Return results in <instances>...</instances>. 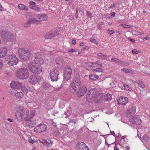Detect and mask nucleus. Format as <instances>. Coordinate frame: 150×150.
Returning a JSON list of instances; mask_svg holds the SVG:
<instances>
[{"instance_id": "1", "label": "nucleus", "mask_w": 150, "mask_h": 150, "mask_svg": "<svg viewBox=\"0 0 150 150\" xmlns=\"http://www.w3.org/2000/svg\"><path fill=\"white\" fill-rule=\"evenodd\" d=\"M35 114V111L31 110L29 112L26 108H21L17 110L15 113V116L18 120L21 119L25 121L29 120L32 118Z\"/></svg>"}, {"instance_id": "2", "label": "nucleus", "mask_w": 150, "mask_h": 150, "mask_svg": "<svg viewBox=\"0 0 150 150\" xmlns=\"http://www.w3.org/2000/svg\"><path fill=\"white\" fill-rule=\"evenodd\" d=\"M0 33L1 38L4 41H11L15 39V36L6 29L1 30Z\"/></svg>"}, {"instance_id": "3", "label": "nucleus", "mask_w": 150, "mask_h": 150, "mask_svg": "<svg viewBox=\"0 0 150 150\" xmlns=\"http://www.w3.org/2000/svg\"><path fill=\"white\" fill-rule=\"evenodd\" d=\"M29 75L28 69L25 67L19 68L16 72L17 77L21 79H25L28 78Z\"/></svg>"}, {"instance_id": "4", "label": "nucleus", "mask_w": 150, "mask_h": 150, "mask_svg": "<svg viewBox=\"0 0 150 150\" xmlns=\"http://www.w3.org/2000/svg\"><path fill=\"white\" fill-rule=\"evenodd\" d=\"M18 53L21 59L24 61L28 60L31 57V54L29 50L23 48L18 49Z\"/></svg>"}, {"instance_id": "5", "label": "nucleus", "mask_w": 150, "mask_h": 150, "mask_svg": "<svg viewBox=\"0 0 150 150\" xmlns=\"http://www.w3.org/2000/svg\"><path fill=\"white\" fill-rule=\"evenodd\" d=\"M28 66L30 70L34 73L40 74L42 71L41 66L35 63H29L28 64Z\"/></svg>"}, {"instance_id": "6", "label": "nucleus", "mask_w": 150, "mask_h": 150, "mask_svg": "<svg viewBox=\"0 0 150 150\" xmlns=\"http://www.w3.org/2000/svg\"><path fill=\"white\" fill-rule=\"evenodd\" d=\"M81 83L79 79L76 78L73 79L70 85L71 88V91L74 93L79 88L81 87Z\"/></svg>"}, {"instance_id": "7", "label": "nucleus", "mask_w": 150, "mask_h": 150, "mask_svg": "<svg viewBox=\"0 0 150 150\" xmlns=\"http://www.w3.org/2000/svg\"><path fill=\"white\" fill-rule=\"evenodd\" d=\"M71 69L69 66H66L64 70V80L67 81L71 78Z\"/></svg>"}, {"instance_id": "8", "label": "nucleus", "mask_w": 150, "mask_h": 150, "mask_svg": "<svg viewBox=\"0 0 150 150\" xmlns=\"http://www.w3.org/2000/svg\"><path fill=\"white\" fill-rule=\"evenodd\" d=\"M86 97V100L89 102H92L95 100L96 90L95 88H91L89 91Z\"/></svg>"}, {"instance_id": "9", "label": "nucleus", "mask_w": 150, "mask_h": 150, "mask_svg": "<svg viewBox=\"0 0 150 150\" xmlns=\"http://www.w3.org/2000/svg\"><path fill=\"white\" fill-rule=\"evenodd\" d=\"M7 64L9 65L12 66L16 64L18 62V59L15 55H9L7 56Z\"/></svg>"}, {"instance_id": "10", "label": "nucleus", "mask_w": 150, "mask_h": 150, "mask_svg": "<svg viewBox=\"0 0 150 150\" xmlns=\"http://www.w3.org/2000/svg\"><path fill=\"white\" fill-rule=\"evenodd\" d=\"M59 71L57 69H53L50 71V77L52 81H57L58 79Z\"/></svg>"}, {"instance_id": "11", "label": "nucleus", "mask_w": 150, "mask_h": 150, "mask_svg": "<svg viewBox=\"0 0 150 150\" xmlns=\"http://www.w3.org/2000/svg\"><path fill=\"white\" fill-rule=\"evenodd\" d=\"M40 22V21L37 20L35 18H31L29 19L26 22L24 23L23 25L24 27H29L30 26L31 23L35 24L39 23Z\"/></svg>"}, {"instance_id": "12", "label": "nucleus", "mask_w": 150, "mask_h": 150, "mask_svg": "<svg viewBox=\"0 0 150 150\" xmlns=\"http://www.w3.org/2000/svg\"><path fill=\"white\" fill-rule=\"evenodd\" d=\"M40 79V76L38 75H32L30 76L29 79V81L32 84H35L39 82Z\"/></svg>"}, {"instance_id": "13", "label": "nucleus", "mask_w": 150, "mask_h": 150, "mask_svg": "<svg viewBox=\"0 0 150 150\" xmlns=\"http://www.w3.org/2000/svg\"><path fill=\"white\" fill-rule=\"evenodd\" d=\"M47 128V126L44 124L39 125L36 127L34 129L35 132L36 133H40L45 131Z\"/></svg>"}, {"instance_id": "14", "label": "nucleus", "mask_w": 150, "mask_h": 150, "mask_svg": "<svg viewBox=\"0 0 150 150\" xmlns=\"http://www.w3.org/2000/svg\"><path fill=\"white\" fill-rule=\"evenodd\" d=\"M34 61L35 63L41 64L44 62L43 59L42 58V56L39 53H36L35 56Z\"/></svg>"}, {"instance_id": "15", "label": "nucleus", "mask_w": 150, "mask_h": 150, "mask_svg": "<svg viewBox=\"0 0 150 150\" xmlns=\"http://www.w3.org/2000/svg\"><path fill=\"white\" fill-rule=\"evenodd\" d=\"M136 107L134 105L132 106L131 108L127 110L126 113V115L127 117H130L134 115L136 112Z\"/></svg>"}, {"instance_id": "16", "label": "nucleus", "mask_w": 150, "mask_h": 150, "mask_svg": "<svg viewBox=\"0 0 150 150\" xmlns=\"http://www.w3.org/2000/svg\"><path fill=\"white\" fill-rule=\"evenodd\" d=\"M57 34L56 31L50 32L45 34L44 38L46 39H53L57 36Z\"/></svg>"}, {"instance_id": "17", "label": "nucleus", "mask_w": 150, "mask_h": 150, "mask_svg": "<svg viewBox=\"0 0 150 150\" xmlns=\"http://www.w3.org/2000/svg\"><path fill=\"white\" fill-rule=\"evenodd\" d=\"M76 147L78 150H89L88 146L83 142H80L78 143Z\"/></svg>"}, {"instance_id": "18", "label": "nucleus", "mask_w": 150, "mask_h": 150, "mask_svg": "<svg viewBox=\"0 0 150 150\" xmlns=\"http://www.w3.org/2000/svg\"><path fill=\"white\" fill-rule=\"evenodd\" d=\"M21 83L16 81H12L10 84L12 89H18L21 88Z\"/></svg>"}, {"instance_id": "19", "label": "nucleus", "mask_w": 150, "mask_h": 150, "mask_svg": "<svg viewBox=\"0 0 150 150\" xmlns=\"http://www.w3.org/2000/svg\"><path fill=\"white\" fill-rule=\"evenodd\" d=\"M87 91L86 87L84 86H83L77 93V95L78 97H81L86 93Z\"/></svg>"}, {"instance_id": "20", "label": "nucleus", "mask_w": 150, "mask_h": 150, "mask_svg": "<svg viewBox=\"0 0 150 150\" xmlns=\"http://www.w3.org/2000/svg\"><path fill=\"white\" fill-rule=\"evenodd\" d=\"M129 121L132 123L133 124L136 125H138L140 124L141 123V121L139 117H137L136 116H134L132 118L129 120Z\"/></svg>"}, {"instance_id": "21", "label": "nucleus", "mask_w": 150, "mask_h": 150, "mask_svg": "<svg viewBox=\"0 0 150 150\" xmlns=\"http://www.w3.org/2000/svg\"><path fill=\"white\" fill-rule=\"evenodd\" d=\"M118 104L122 105H125L128 102V99L127 97H120L117 100Z\"/></svg>"}, {"instance_id": "22", "label": "nucleus", "mask_w": 150, "mask_h": 150, "mask_svg": "<svg viewBox=\"0 0 150 150\" xmlns=\"http://www.w3.org/2000/svg\"><path fill=\"white\" fill-rule=\"evenodd\" d=\"M10 91L15 94L16 97L18 98H22L24 96V94L21 91L15 89H11Z\"/></svg>"}, {"instance_id": "23", "label": "nucleus", "mask_w": 150, "mask_h": 150, "mask_svg": "<svg viewBox=\"0 0 150 150\" xmlns=\"http://www.w3.org/2000/svg\"><path fill=\"white\" fill-rule=\"evenodd\" d=\"M7 49L5 47L0 48V58L4 57L7 54Z\"/></svg>"}, {"instance_id": "24", "label": "nucleus", "mask_w": 150, "mask_h": 150, "mask_svg": "<svg viewBox=\"0 0 150 150\" xmlns=\"http://www.w3.org/2000/svg\"><path fill=\"white\" fill-rule=\"evenodd\" d=\"M36 16L38 18L39 20H38L40 21V22L41 20L44 21V20L47 19V16L45 14H38L36 15ZM38 20L37 19H36Z\"/></svg>"}, {"instance_id": "25", "label": "nucleus", "mask_w": 150, "mask_h": 150, "mask_svg": "<svg viewBox=\"0 0 150 150\" xmlns=\"http://www.w3.org/2000/svg\"><path fill=\"white\" fill-rule=\"evenodd\" d=\"M18 7L21 10H23L25 11L28 10V8L22 4H18Z\"/></svg>"}, {"instance_id": "26", "label": "nucleus", "mask_w": 150, "mask_h": 150, "mask_svg": "<svg viewBox=\"0 0 150 150\" xmlns=\"http://www.w3.org/2000/svg\"><path fill=\"white\" fill-rule=\"evenodd\" d=\"M111 60L113 62H115L117 64L120 63L121 64H122L123 63V61H120V59L115 57H112V58Z\"/></svg>"}, {"instance_id": "27", "label": "nucleus", "mask_w": 150, "mask_h": 150, "mask_svg": "<svg viewBox=\"0 0 150 150\" xmlns=\"http://www.w3.org/2000/svg\"><path fill=\"white\" fill-rule=\"evenodd\" d=\"M36 125V122L34 120L30 121L28 122V124L27 125L28 126L30 127H34Z\"/></svg>"}, {"instance_id": "28", "label": "nucleus", "mask_w": 150, "mask_h": 150, "mask_svg": "<svg viewBox=\"0 0 150 150\" xmlns=\"http://www.w3.org/2000/svg\"><path fill=\"white\" fill-rule=\"evenodd\" d=\"M98 56L99 57L103 58V59H107L108 57V56L103 54L102 53H99L98 54Z\"/></svg>"}, {"instance_id": "29", "label": "nucleus", "mask_w": 150, "mask_h": 150, "mask_svg": "<svg viewBox=\"0 0 150 150\" xmlns=\"http://www.w3.org/2000/svg\"><path fill=\"white\" fill-rule=\"evenodd\" d=\"M105 98L106 101H110L112 98L111 95L110 94H107L105 96Z\"/></svg>"}, {"instance_id": "30", "label": "nucleus", "mask_w": 150, "mask_h": 150, "mask_svg": "<svg viewBox=\"0 0 150 150\" xmlns=\"http://www.w3.org/2000/svg\"><path fill=\"white\" fill-rule=\"evenodd\" d=\"M96 64L95 63H93L89 62H88L85 63V65L87 67H93L94 66L96 65Z\"/></svg>"}, {"instance_id": "31", "label": "nucleus", "mask_w": 150, "mask_h": 150, "mask_svg": "<svg viewBox=\"0 0 150 150\" xmlns=\"http://www.w3.org/2000/svg\"><path fill=\"white\" fill-rule=\"evenodd\" d=\"M45 141L47 143V145L48 147L51 146L53 144V143L49 139H47V140H45Z\"/></svg>"}, {"instance_id": "32", "label": "nucleus", "mask_w": 150, "mask_h": 150, "mask_svg": "<svg viewBox=\"0 0 150 150\" xmlns=\"http://www.w3.org/2000/svg\"><path fill=\"white\" fill-rule=\"evenodd\" d=\"M90 79L95 80L98 78V76L96 75H92L90 76Z\"/></svg>"}, {"instance_id": "33", "label": "nucleus", "mask_w": 150, "mask_h": 150, "mask_svg": "<svg viewBox=\"0 0 150 150\" xmlns=\"http://www.w3.org/2000/svg\"><path fill=\"white\" fill-rule=\"evenodd\" d=\"M21 88V89L23 91V92L25 93H27L28 92V89L25 86H22Z\"/></svg>"}, {"instance_id": "34", "label": "nucleus", "mask_w": 150, "mask_h": 150, "mask_svg": "<svg viewBox=\"0 0 150 150\" xmlns=\"http://www.w3.org/2000/svg\"><path fill=\"white\" fill-rule=\"evenodd\" d=\"M36 5V4L35 2L31 1L30 3L29 7L31 8H33Z\"/></svg>"}, {"instance_id": "35", "label": "nucleus", "mask_w": 150, "mask_h": 150, "mask_svg": "<svg viewBox=\"0 0 150 150\" xmlns=\"http://www.w3.org/2000/svg\"><path fill=\"white\" fill-rule=\"evenodd\" d=\"M138 84L139 86L142 87V88H144L145 87L144 84L142 81H139V82L138 83Z\"/></svg>"}, {"instance_id": "36", "label": "nucleus", "mask_w": 150, "mask_h": 150, "mask_svg": "<svg viewBox=\"0 0 150 150\" xmlns=\"http://www.w3.org/2000/svg\"><path fill=\"white\" fill-rule=\"evenodd\" d=\"M94 69V71H96L103 72L104 71V70L103 69L101 68H98Z\"/></svg>"}, {"instance_id": "37", "label": "nucleus", "mask_w": 150, "mask_h": 150, "mask_svg": "<svg viewBox=\"0 0 150 150\" xmlns=\"http://www.w3.org/2000/svg\"><path fill=\"white\" fill-rule=\"evenodd\" d=\"M143 139L146 142H147L149 140L148 136L147 135H144L143 137Z\"/></svg>"}, {"instance_id": "38", "label": "nucleus", "mask_w": 150, "mask_h": 150, "mask_svg": "<svg viewBox=\"0 0 150 150\" xmlns=\"http://www.w3.org/2000/svg\"><path fill=\"white\" fill-rule=\"evenodd\" d=\"M90 41L91 42L93 43H94L95 44H98V42H97V40H96L94 39H92L91 38L90 39Z\"/></svg>"}, {"instance_id": "39", "label": "nucleus", "mask_w": 150, "mask_h": 150, "mask_svg": "<svg viewBox=\"0 0 150 150\" xmlns=\"http://www.w3.org/2000/svg\"><path fill=\"white\" fill-rule=\"evenodd\" d=\"M132 52L134 54H136L140 53L141 52L140 51H137L136 49H134L132 50Z\"/></svg>"}, {"instance_id": "40", "label": "nucleus", "mask_w": 150, "mask_h": 150, "mask_svg": "<svg viewBox=\"0 0 150 150\" xmlns=\"http://www.w3.org/2000/svg\"><path fill=\"white\" fill-rule=\"evenodd\" d=\"M121 70L126 73L129 72L130 70L126 68L122 69Z\"/></svg>"}, {"instance_id": "41", "label": "nucleus", "mask_w": 150, "mask_h": 150, "mask_svg": "<svg viewBox=\"0 0 150 150\" xmlns=\"http://www.w3.org/2000/svg\"><path fill=\"white\" fill-rule=\"evenodd\" d=\"M79 8H76V13L75 14V17L76 18H79L78 15V11H79Z\"/></svg>"}, {"instance_id": "42", "label": "nucleus", "mask_w": 150, "mask_h": 150, "mask_svg": "<svg viewBox=\"0 0 150 150\" xmlns=\"http://www.w3.org/2000/svg\"><path fill=\"white\" fill-rule=\"evenodd\" d=\"M87 12V16L88 17H89L90 18H91L92 16V14L91 13H90V11H86Z\"/></svg>"}, {"instance_id": "43", "label": "nucleus", "mask_w": 150, "mask_h": 150, "mask_svg": "<svg viewBox=\"0 0 150 150\" xmlns=\"http://www.w3.org/2000/svg\"><path fill=\"white\" fill-rule=\"evenodd\" d=\"M43 86L44 88H49V85L48 83H44L43 84Z\"/></svg>"}, {"instance_id": "44", "label": "nucleus", "mask_w": 150, "mask_h": 150, "mask_svg": "<svg viewBox=\"0 0 150 150\" xmlns=\"http://www.w3.org/2000/svg\"><path fill=\"white\" fill-rule=\"evenodd\" d=\"M108 33L110 35H111L114 33V31L113 30L108 29L107 30Z\"/></svg>"}, {"instance_id": "45", "label": "nucleus", "mask_w": 150, "mask_h": 150, "mask_svg": "<svg viewBox=\"0 0 150 150\" xmlns=\"http://www.w3.org/2000/svg\"><path fill=\"white\" fill-rule=\"evenodd\" d=\"M33 7V8H32V9L38 11L40 10V8L36 6V5H35Z\"/></svg>"}, {"instance_id": "46", "label": "nucleus", "mask_w": 150, "mask_h": 150, "mask_svg": "<svg viewBox=\"0 0 150 150\" xmlns=\"http://www.w3.org/2000/svg\"><path fill=\"white\" fill-rule=\"evenodd\" d=\"M123 86L124 88L126 90H129V88L128 86L126 84H124L123 85Z\"/></svg>"}, {"instance_id": "47", "label": "nucleus", "mask_w": 150, "mask_h": 150, "mask_svg": "<svg viewBox=\"0 0 150 150\" xmlns=\"http://www.w3.org/2000/svg\"><path fill=\"white\" fill-rule=\"evenodd\" d=\"M105 144L108 145V147L110 146H109L110 145H113V146L114 145H115L114 143H112L111 144H109L108 143H107L106 139L105 140Z\"/></svg>"}, {"instance_id": "48", "label": "nucleus", "mask_w": 150, "mask_h": 150, "mask_svg": "<svg viewBox=\"0 0 150 150\" xmlns=\"http://www.w3.org/2000/svg\"><path fill=\"white\" fill-rule=\"evenodd\" d=\"M123 62V63L122 64V65H125L126 66L129 65V63L128 62Z\"/></svg>"}, {"instance_id": "49", "label": "nucleus", "mask_w": 150, "mask_h": 150, "mask_svg": "<svg viewBox=\"0 0 150 150\" xmlns=\"http://www.w3.org/2000/svg\"><path fill=\"white\" fill-rule=\"evenodd\" d=\"M76 51L74 49H70V50H69L68 52H76Z\"/></svg>"}, {"instance_id": "50", "label": "nucleus", "mask_w": 150, "mask_h": 150, "mask_svg": "<svg viewBox=\"0 0 150 150\" xmlns=\"http://www.w3.org/2000/svg\"><path fill=\"white\" fill-rule=\"evenodd\" d=\"M120 26H122L123 28H130L131 27L129 26V27H125L126 24H122L120 25Z\"/></svg>"}, {"instance_id": "51", "label": "nucleus", "mask_w": 150, "mask_h": 150, "mask_svg": "<svg viewBox=\"0 0 150 150\" xmlns=\"http://www.w3.org/2000/svg\"><path fill=\"white\" fill-rule=\"evenodd\" d=\"M129 39L130 41H131V42H135V40L133 39H132V38H129Z\"/></svg>"}, {"instance_id": "52", "label": "nucleus", "mask_w": 150, "mask_h": 150, "mask_svg": "<svg viewBox=\"0 0 150 150\" xmlns=\"http://www.w3.org/2000/svg\"><path fill=\"white\" fill-rule=\"evenodd\" d=\"M3 64V62L0 59V69L2 67V65Z\"/></svg>"}, {"instance_id": "53", "label": "nucleus", "mask_w": 150, "mask_h": 150, "mask_svg": "<svg viewBox=\"0 0 150 150\" xmlns=\"http://www.w3.org/2000/svg\"><path fill=\"white\" fill-rule=\"evenodd\" d=\"M76 43V40H73L72 41V44L73 45H75Z\"/></svg>"}, {"instance_id": "54", "label": "nucleus", "mask_w": 150, "mask_h": 150, "mask_svg": "<svg viewBox=\"0 0 150 150\" xmlns=\"http://www.w3.org/2000/svg\"><path fill=\"white\" fill-rule=\"evenodd\" d=\"M61 88V87H59L57 88H55L54 90L55 91H58L60 90Z\"/></svg>"}, {"instance_id": "55", "label": "nucleus", "mask_w": 150, "mask_h": 150, "mask_svg": "<svg viewBox=\"0 0 150 150\" xmlns=\"http://www.w3.org/2000/svg\"><path fill=\"white\" fill-rule=\"evenodd\" d=\"M144 38L145 40H148L149 39V38L148 36H146L144 37Z\"/></svg>"}, {"instance_id": "56", "label": "nucleus", "mask_w": 150, "mask_h": 150, "mask_svg": "<svg viewBox=\"0 0 150 150\" xmlns=\"http://www.w3.org/2000/svg\"><path fill=\"white\" fill-rule=\"evenodd\" d=\"M113 146V147H113L114 149V150H119V149L118 148H117L115 146H114V145H112Z\"/></svg>"}, {"instance_id": "57", "label": "nucleus", "mask_w": 150, "mask_h": 150, "mask_svg": "<svg viewBox=\"0 0 150 150\" xmlns=\"http://www.w3.org/2000/svg\"><path fill=\"white\" fill-rule=\"evenodd\" d=\"M115 7V5L114 4H113L112 5H111L109 7L110 9L112 7Z\"/></svg>"}, {"instance_id": "58", "label": "nucleus", "mask_w": 150, "mask_h": 150, "mask_svg": "<svg viewBox=\"0 0 150 150\" xmlns=\"http://www.w3.org/2000/svg\"><path fill=\"white\" fill-rule=\"evenodd\" d=\"M110 133L112 135H113L114 136H115V132L114 131L112 132H110Z\"/></svg>"}, {"instance_id": "59", "label": "nucleus", "mask_w": 150, "mask_h": 150, "mask_svg": "<svg viewBox=\"0 0 150 150\" xmlns=\"http://www.w3.org/2000/svg\"><path fill=\"white\" fill-rule=\"evenodd\" d=\"M7 120L9 121L10 122H13V119H12L8 118L7 119Z\"/></svg>"}, {"instance_id": "60", "label": "nucleus", "mask_w": 150, "mask_h": 150, "mask_svg": "<svg viewBox=\"0 0 150 150\" xmlns=\"http://www.w3.org/2000/svg\"><path fill=\"white\" fill-rule=\"evenodd\" d=\"M29 141V142H30V143H31L32 144H33V143L34 142L33 140L32 139L30 140V139Z\"/></svg>"}, {"instance_id": "61", "label": "nucleus", "mask_w": 150, "mask_h": 150, "mask_svg": "<svg viewBox=\"0 0 150 150\" xmlns=\"http://www.w3.org/2000/svg\"><path fill=\"white\" fill-rule=\"evenodd\" d=\"M115 14V13L114 12H113L112 13H111V16H114Z\"/></svg>"}, {"instance_id": "62", "label": "nucleus", "mask_w": 150, "mask_h": 150, "mask_svg": "<svg viewBox=\"0 0 150 150\" xmlns=\"http://www.w3.org/2000/svg\"><path fill=\"white\" fill-rule=\"evenodd\" d=\"M129 146H126L125 149L126 150H129Z\"/></svg>"}, {"instance_id": "63", "label": "nucleus", "mask_w": 150, "mask_h": 150, "mask_svg": "<svg viewBox=\"0 0 150 150\" xmlns=\"http://www.w3.org/2000/svg\"><path fill=\"white\" fill-rule=\"evenodd\" d=\"M83 42H81L80 44H79V45L80 46H83Z\"/></svg>"}, {"instance_id": "64", "label": "nucleus", "mask_w": 150, "mask_h": 150, "mask_svg": "<svg viewBox=\"0 0 150 150\" xmlns=\"http://www.w3.org/2000/svg\"><path fill=\"white\" fill-rule=\"evenodd\" d=\"M88 48V46H86L83 48L84 49H87Z\"/></svg>"}]
</instances>
